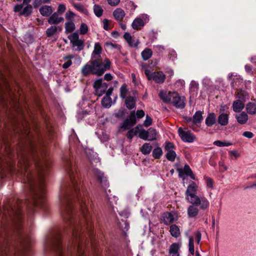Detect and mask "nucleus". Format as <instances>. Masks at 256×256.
Listing matches in <instances>:
<instances>
[{"mask_svg":"<svg viewBox=\"0 0 256 256\" xmlns=\"http://www.w3.org/2000/svg\"><path fill=\"white\" fill-rule=\"evenodd\" d=\"M67 174L71 182L70 189L74 190L77 192L80 190V187L78 186V175L76 170V166L75 164L68 162L66 168Z\"/></svg>","mask_w":256,"mask_h":256,"instance_id":"obj_3","label":"nucleus"},{"mask_svg":"<svg viewBox=\"0 0 256 256\" xmlns=\"http://www.w3.org/2000/svg\"><path fill=\"white\" fill-rule=\"evenodd\" d=\"M124 38L130 46H136L138 45V43L134 44V40H132V36L129 33L126 32L124 36Z\"/></svg>","mask_w":256,"mask_h":256,"instance_id":"obj_41","label":"nucleus"},{"mask_svg":"<svg viewBox=\"0 0 256 256\" xmlns=\"http://www.w3.org/2000/svg\"><path fill=\"white\" fill-rule=\"evenodd\" d=\"M90 62L92 63L102 62V58L100 54H92Z\"/></svg>","mask_w":256,"mask_h":256,"instance_id":"obj_49","label":"nucleus"},{"mask_svg":"<svg viewBox=\"0 0 256 256\" xmlns=\"http://www.w3.org/2000/svg\"><path fill=\"white\" fill-rule=\"evenodd\" d=\"M139 137L144 140H148V130H145L144 129L142 128H139Z\"/></svg>","mask_w":256,"mask_h":256,"instance_id":"obj_43","label":"nucleus"},{"mask_svg":"<svg viewBox=\"0 0 256 256\" xmlns=\"http://www.w3.org/2000/svg\"><path fill=\"white\" fill-rule=\"evenodd\" d=\"M68 192L65 191L62 192L60 197L61 210L66 219L70 217L71 215L70 202Z\"/></svg>","mask_w":256,"mask_h":256,"instance_id":"obj_4","label":"nucleus"},{"mask_svg":"<svg viewBox=\"0 0 256 256\" xmlns=\"http://www.w3.org/2000/svg\"><path fill=\"white\" fill-rule=\"evenodd\" d=\"M93 64L90 62L86 64L82 68V73L83 76H87L90 74H94Z\"/></svg>","mask_w":256,"mask_h":256,"instance_id":"obj_21","label":"nucleus"},{"mask_svg":"<svg viewBox=\"0 0 256 256\" xmlns=\"http://www.w3.org/2000/svg\"><path fill=\"white\" fill-rule=\"evenodd\" d=\"M72 44V49L75 51L80 52L84 48V40L80 39L79 36L77 32H74L69 35L68 37Z\"/></svg>","mask_w":256,"mask_h":256,"instance_id":"obj_5","label":"nucleus"},{"mask_svg":"<svg viewBox=\"0 0 256 256\" xmlns=\"http://www.w3.org/2000/svg\"><path fill=\"white\" fill-rule=\"evenodd\" d=\"M58 28H59L60 31L62 30L61 28L57 27L56 26H51L50 28H48L46 30V34L47 36H52L56 32Z\"/></svg>","mask_w":256,"mask_h":256,"instance_id":"obj_37","label":"nucleus"},{"mask_svg":"<svg viewBox=\"0 0 256 256\" xmlns=\"http://www.w3.org/2000/svg\"><path fill=\"white\" fill-rule=\"evenodd\" d=\"M93 86L96 94L100 96L106 92L108 86L106 83L102 82V79H98L94 82Z\"/></svg>","mask_w":256,"mask_h":256,"instance_id":"obj_11","label":"nucleus"},{"mask_svg":"<svg viewBox=\"0 0 256 256\" xmlns=\"http://www.w3.org/2000/svg\"><path fill=\"white\" fill-rule=\"evenodd\" d=\"M244 107V104L240 100L234 101L232 104V109L236 112H240Z\"/></svg>","mask_w":256,"mask_h":256,"instance_id":"obj_27","label":"nucleus"},{"mask_svg":"<svg viewBox=\"0 0 256 256\" xmlns=\"http://www.w3.org/2000/svg\"><path fill=\"white\" fill-rule=\"evenodd\" d=\"M144 74L148 80H153L156 84H162L166 79V75L161 71L152 72L146 68Z\"/></svg>","mask_w":256,"mask_h":256,"instance_id":"obj_6","label":"nucleus"},{"mask_svg":"<svg viewBox=\"0 0 256 256\" xmlns=\"http://www.w3.org/2000/svg\"><path fill=\"white\" fill-rule=\"evenodd\" d=\"M241 82H242V79L240 76H236V78L232 82V86L233 88H236V86H238Z\"/></svg>","mask_w":256,"mask_h":256,"instance_id":"obj_54","label":"nucleus"},{"mask_svg":"<svg viewBox=\"0 0 256 256\" xmlns=\"http://www.w3.org/2000/svg\"><path fill=\"white\" fill-rule=\"evenodd\" d=\"M159 96L165 102L172 104L178 108H183L185 106L184 98L181 97L176 92H166L162 90Z\"/></svg>","mask_w":256,"mask_h":256,"instance_id":"obj_2","label":"nucleus"},{"mask_svg":"<svg viewBox=\"0 0 256 256\" xmlns=\"http://www.w3.org/2000/svg\"><path fill=\"white\" fill-rule=\"evenodd\" d=\"M243 136L247 138H251L254 136V134L250 132H245L243 133Z\"/></svg>","mask_w":256,"mask_h":256,"instance_id":"obj_64","label":"nucleus"},{"mask_svg":"<svg viewBox=\"0 0 256 256\" xmlns=\"http://www.w3.org/2000/svg\"><path fill=\"white\" fill-rule=\"evenodd\" d=\"M145 114L143 110H138L136 112V115L138 118H143Z\"/></svg>","mask_w":256,"mask_h":256,"instance_id":"obj_61","label":"nucleus"},{"mask_svg":"<svg viewBox=\"0 0 256 256\" xmlns=\"http://www.w3.org/2000/svg\"><path fill=\"white\" fill-rule=\"evenodd\" d=\"M112 98L108 96H106L102 100V104L105 108H110L112 105Z\"/></svg>","mask_w":256,"mask_h":256,"instance_id":"obj_40","label":"nucleus"},{"mask_svg":"<svg viewBox=\"0 0 256 256\" xmlns=\"http://www.w3.org/2000/svg\"><path fill=\"white\" fill-rule=\"evenodd\" d=\"M228 116L226 113L222 112L218 117V123L222 126H226L228 123Z\"/></svg>","mask_w":256,"mask_h":256,"instance_id":"obj_20","label":"nucleus"},{"mask_svg":"<svg viewBox=\"0 0 256 256\" xmlns=\"http://www.w3.org/2000/svg\"><path fill=\"white\" fill-rule=\"evenodd\" d=\"M235 117L237 122L242 124H246L248 119V114L244 112L238 114H236Z\"/></svg>","mask_w":256,"mask_h":256,"instance_id":"obj_24","label":"nucleus"},{"mask_svg":"<svg viewBox=\"0 0 256 256\" xmlns=\"http://www.w3.org/2000/svg\"><path fill=\"white\" fill-rule=\"evenodd\" d=\"M149 21V17L147 14H143L136 18L132 24V28L136 30H140Z\"/></svg>","mask_w":256,"mask_h":256,"instance_id":"obj_8","label":"nucleus"},{"mask_svg":"<svg viewBox=\"0 0 256 256\" xmlns=\"http://www.w3.org/2000/svg\"><path fill=\"white\" fill-rule=\"evenodd\" d=\"M140 128H142L141 125H138L136 128L129 130L126 134L128 138L130 140L134 136L136 135L138 132Z\"/></svg>","mask_w":256,"mask_h":256,"instance_id":"obj_30","label":"nucleus"},{"mask_svg":"<svg viewBox=\"0 0 256 256\" xmlns=\"http://www.w3.org/2000/svg\"><path fill=\"white\" fill-rule=\"evenodd\" d=\"M94 74L98 76H102L106 70L110 69L111 62L110 60L106 58L104 63L102 62L92 63Z\"/></svg>","mask_w":256,"mask_h":256,"instance_id":"obj_7","label":"nucleus"},{"mask_svg":"<svg viewBox=\"0 0 256 256\" xmlns=\"http://www.w3.org/2000/svg\"><path fill=\"white\" fill-rule=\"evenodd\" d=\"M102 51V46L99 42L94 44V50L92 54H100Z\"/></svg>","mask_w":256,"mask_h":256,"instance_id":"obj_48","label":"nucleus"},{"mask_svg":"<svg viewBox=\"0 0 256 256\" xmlns=\"http://www.w3.org/2000/svg\"><path fill=\"white\" fill-rule=\"evenodd\" d=\"M178 170L179 172V176L180 177L183 178L184 174H185L187 176H189L192 180H196L195 176L193 174V172L190 166L188 164H186L183 169H178Z\"/></svg>","mask_w":256,"mask_h":256,"instance_id":"obj_15","label":"nucleus"},{"mask_svg":"<svg viewBox=\"0 0 256 256\" xmlns=\"http://www.w3.org/2000/svg\"><path fill=\"white\" fill-rule=\"evenodd\" d=\"M214 144L218 146H231L232 144L230 142H223L220 140H216L214 142Z\"/></svg>","mask_w":256,"mask_h":256,"instance_id":"obj_47","label":"nucleus"},{"mask_svg":"<svg viewBox=\"0 0 256 256\" xmlns=\"http://www.w3.org/2000/svg\"><path fill=\"white\" fill-rule=\"evenodd\" d=\"M108 2L111 6H116L120 3V0H108Z\"/></svg>","mask_w":256,"mask_h":256,"instance_id":"obj_60","label":"nucleus"},{"mask_svg":"<svg viewBox=\"0 0 256 256\" xmlns=\"http://www.w3.org/2000/svg\"><path fill=\"white\" fill-rule=\"evenodd\" d=\"M64 20L63 17L59 16L57 12H54L50 16L48 22L50 24H56L63 22Z\"/></svg>","mask_w":256,"mask_h":256,"instance_id":"obj_16","label":"nucleus"},{"mask_svg":"<svg viewBox=\"0 0 256 256\" xmlns=\"http://www.w3.org/2000/svg\"><path fill=\"white\" fill-rule=\"evenodd\" d=\"M88 26L86 24H82L80 28V34L83 35L86 34L88 32Z\"/></svg>","mask_w":256,"mask_h":256,"instance_id":"obj_50","label":"nucleus"},{"mask_svg":"<svg viewBox=\"0 0 256 256\" xmlns=\"http://www.w3.org/2000/svg\"><path fill=\"white\" fill-rule=\"evenodd\" d=\"M174 145L171 142H168L166 144L165 146V150H167V152L173 150H172L174 148Z\"/></svg>","mask_w":256,"mask_h":256,"instance_id":"obj_58","label":"nucleus"},{"mask_svg":"<svg viewBox=\"0 0 256 256\" xmlns=\"http://www.w3.org/2000/svg\"><path fill=\"white\" fill-rule=\"evenodd\" d=\"M75 16L74 12L70 10L68 11L66 14V18L70 21H72Z\"/></svg>","mask_w":256,"mask_h":256,"instance_id":"obj_53","label":"nucleus"},{"mask_svg":"<svg viewBox=\"0 0 256 256\" xmlns=\"http://www.w3.org/2000/svg\"><path fill=\"white\" fill-rule=\"evenodd\" d=\"M198 187L195 182H191L185 192L186 198L189 203L195 204L197 207L199 206L200 210H206L210 206V202L204 196L199 197L197 195Z\"/></svg>","mask_w":256,"mask_h":256,"instance_id":"obj_1","label":"nucleus"},{"mask_svg":"<svg viewBox=\"0 0 256 256\" xmlns=\"http://www.w3.org/2000/svg\"><path fill=\"white\" fill-rule=\"evenodd\" d=\"M40 12L42 16H48L52 14V10L50 6H44L40 8Z\"/></svg>","mask_w":256,"mask_h":256,"instance_id":"obj_26","label":"nucleus"},{"mask_svg":"<svg viewBox=\"0 0 256 256\" xmlns=\"http://www.w3.org/2000/svg\"><path fill=\"white\" fill-rule=\"evenodd\" d=\"M162 154V150L160 147L155 148L152 151V156L154 158H160Z\"/></svg>","mask_w":256,"mask_h":256,"instance_id":"obj_44","label":"nucleus"},{"mask_svg":"<svg viewBox=\"0 0 256 256\" xmlns=\"http://www.w3.org/2000/svg\"><path fill=\"white\" fill-rule=\"evenodd\" d=\"M216 122V116L214 112L210 113L208 114L206 118V124L210 127L212 126Z\"/></svg>","mask_w":256,"mask_h":256,"instance_id":"obj_23","label":"nucleus"},{"mask_svg":"<svg viewBox=\"0 0 256 256\" xmlns=\"http://www.w3.org/2000/svg\"><path fill=\"white\" fill-rule=\"evenodd\" d=\"M32 6L31 4H16L14 8V11L19 12L20 16H28L32 12Z\"/></svg>","mask_w":256,"mask_h":256,"instance_id":"obj_9","label":"nucleus"},{"mask_svg":"<svg viewBox=\"0 0 256 256\" xmlns=\"http://www.w3.org/2000/svg\"><path fill=\"white\" fill-rule=\"evenodd\" d=\"M125 15L124 11L120 8H117L113 12V16L114 18L118 21H121Z\"/></svg>","mask_w":256,"mask_h":256,"instance_id":"obj_22","label":"nucleus"},{"mask_svg":"<svg viewBox=\"0 0 256 256\" xmlns=\"http://www.w3.org/2000/svg\"><path fill=\"white\" fill-rule=\"evenodd\" d=\"M48 166L46 163L40 164L38 166V182L40 184V192L43 193L42 185L44 182V176L47 171Z\"/></svg>","mask_w":256,"mask_h":256,"instance_id":"obj_10","label":"nucleus"},{"mask_svg":"<svg viewBox=\"0 0 256 256\" xmlns=\"http://www.w3.org/2000/svg\"><path fill=\"white\" fill-rule=\"evenodd\" d=\"M54 247L56 250L58 251V252H61L62 248L59 240H56L55 242Z\"/></svg>","mask_w":256,"mask_h":256,"instance_id":"obj_57","label":"nucleus"},{"mask_svg":"<svg viewBox=\"0 0 256 256\" xmlns=\"http://www.w3.org/2000/svg\"><path fill=\"white\" fill-rule=\"evenodd\" d=\"M206 183L207 186L212 188H213V181L210 178H206Z\"/></svg>","mask_w":256,"mask_h":256,"instance_id":"obj_62","label":"nucleus"},{"mask_svg":"<svg viewBox=\"0 0 256 256\" xmlns=\"http://www.w3.org/2000/svg\"><path fill=\"white\" fill-rule=\"evenodd\" d=\"M170 234L176 238L178 237L180 234V228L176 224H172L170 226Z\"/></svg>","mask_w":256,"mask_h":256,"instance_id":"obj_28","label":"nucleus"},{"mask_svg":"<svg viewBox=\"0 0 256 256\" xmlns=\"http://www.w3.org/2000/svg\"><path fill=\"white\" fill-rule=\"evenodd\" d=\"M120 97L122 98H124L126 96V92H127L126 86L124 85H122L120 88Z\"/></svg>","mask_w":256,"mask_h":256,"instance_id":"obj_55","label":"nucleus"},{"mask_svg":"<svg viewBox=\"0 0 256 256\" xmlns=\"http://www.w3.org/2000/svg\"><path fill=\"white\" fill-rule=\"evenodd\" d=\"M73 6L76 10H78L80 12L83 13L85 14H88V10L82 4L80 3L73 4Z\"/></svg>","mask_w":256,"mask_h":256,"instance_id":"obj_39","label":"nucleus"},{"mask_svg":"<svg viewBox=\"0 0 256 256\" xmlns=\"http://www.w3.org/2000/svg\"><path fill=\"white\" fill-rule=\"evenodd\" d=\"M66 10V7L64 4H60L58 6L57 12L60 14H62Z\"/></svg>","mask_w":256,"mask_h":256,"instance_id":"obj_56","label":"nucleus"},{"mask_svg":"<svg viewBox=\"0 0 256 256\" xmlns=\"http://www.w3.org/2000/svg\"><path fill=\"white\" fill-rule=\"evenodd\" d=\"M76 28L75 24L72 21H68L65 23V32L66 34L72 32Z\"/></svg>","mask_w":256,"mask_h":256,"instance_id":"obj_33","label":"nucleus"},{"mask_svg":"<svg viewBox=\"0 0 256 256\" xmlns=\"http://www.w3.org/2000/svg\"><path fill=\"white\" fill-rule=\"evenodd\" d=\"M198 84L194 80L191 82L190 84V88L191 90H197L198 88Z\"/></svg>","mask_w":256,"mask_h":256,"instance_id":"obj_59","label":"nucleus"},{"mask_svg":"<svg viewBox=\"0 0 256 256\" xmlns=\"http://www.w3.org/2000/svg\"><path fill=\"white\" fill-rule=\"evenodd\" d=\"M126 106L129 110L132 109L135 106V100L133 97L128 96L126 100Z\"/></svg>","mask_w":256,"mask_h":256,"instance_id":"obj_38","label":"nucleus"},{"mask_svg":"<svg viewBox=\"0 0 256 256\" xmlns=\"http://www.w3.org/2000/svg\"><path fill=\"white\" fill-rule=\"evenodd\" d=\"M148 140L152 141L155 140L156 138L157 132L156 129L150 128L148 130Z\"/></svg>","mask_w":256,"mask_h":256,"instance_id":"obj_36","label":"nucleus"},{"mask_svg":"<svg viewBox=\"0 0 256 256\" xmlns=\"http://www.w3.org/2000/svg\"><path fill=\"white\" fill-rule=\"evenodd\" d=\"M152 146L149 143H144L142 146L140 150L144 154H150L152 150Z\"/></svg>","mask_w":256,"mask_h":256,"instance_id":"obj_34","label":"nucleus"},{"mask_svg":"<svg viewBox=\"0 0 256 256\" xmlns=\"http://www.w3.org/2000/svg\"><path fill=\"white\" fill-rule=\"evenodd\" d=\"M152 54V50L150 48L144 49L141 53L142 58L144 60H146L150 58Z\"/></svg>","mask_w":256,"mask_h":256,"instance_id":"obj_35","label":"nucleus"},{"mask_svg":"<svg viewBox=\"0 0 256 256\" xmlns=\"http://www.w3.org/2000/svg\"><path fill=\"white\" fill-rule=\"evenodd\" d=\"M74 58V56L72 54H70L64 56L63 58V59L65 61V62L62 64V67L64 68H69L72 64V59Z\"/></svg>","mask_w":256,"mask_h":256,"instance_id":"obj_32","label":"nucleus"},{"mask_svg":"<svg viewBox=\"0 0 256 256\" xmlns=\"http://www.w3.org/2000/svg\"><path fill=\"white\" fill-rule=\"evenodd\" d=\"M152 119L148 115L146 116V120L144 122L143 125L145 127H148L152 125Z\"/></svg>","mask_w":256,"mask_h":256,"instance_id":"obj_52","label":"nucleus"},{"mask_svg":"<svg viewBox=\"0 0 256 256\" xmlns=\"http://www.w3.org/2000/svg\"><path fill=\"white\" fill-rule=\"evenodd\" d=\"M94 174L103 186L106 187L108 186V184L106 178L102 172L98 170H96L94 171Z\"/></svg>","mask_w":256,"mask_h":256,"instance_id":"obj_17","label":"nucleus"},{"mask_svg":"<svg viewBox=\"0 0 256 256\" xmlns=\"http://www.w3.org/2000/svg\"><path fill=\"white\" fill-rule=\"evenodd\" d=\"M246 110L250 114H256V104L250 102L246 105Z\"/></svg>","mask_w":256,"mask_h":256,"instance_id":"obj_29","label":"nucleus"},{"mask_svg":"<svg viewBox=\"0 0 256 256\" xmlns=\"http://www.w3.org/2000/svg\"><path fill=\"white\" fill-rule=\"evenodd\" d=\"M202 112L200 110L196 112L192 116V124L198 125L202 122Z\"/></svg>","mask_w":256,"mask_h":256,"instance_id":"obj_25","label":"nucleus"},{"mask_svg":"<svg viewBox=\"0 0 256 256\" xmlns=\"http://www.w3.org/2000/svg\"><path fill=\"white\" fill-rule=\"evenodd\" d=\"M136 123V118L134 112H132L130 114L129 118L124 120V122L120 126V128L125 130L129 129L132 126Z\"/></svg>","mask_w":256,"mask_h":256,"instance_id":"obj_13","label":"nucleus"},{"mask_svg":"<svg viewBox=\"0 0 256 256\" xmlns=\"http://www.w3.org/2000/svg\"><path fill=\"white\" fill-rule=\"evenodd\" d=\"M162 220L166 225H168L177 220L178 218L176 214L172 212H166L162 215Z\"/></svg>","mask_w":256,"mask_h":256,"instance_id":"obj_14","label":"nucleus"},{"mask_svg":"<svg viewBox=\"0 0 256 256\" xmlns=\"http://www.w3.org/2000/svg\"><path fill=\"white\" fill-rule=\"evenodd\" d=\"M178 133L179 136L184 142H192L196 138L195 136L190 130L186 129L184 130L181 128H178Z\"/></svg>","mask_w":256,"mask_h":256,"instance_id":"obj_12","label":"nucleus"},{"mask_svg":"<svg viewBox=\"0 0 256 256\" xmlns=\"http://www.w3.org/2000/svg\"><path fill=\"white\" fill-rule=\"evenodd\" d=\"M188 250L192 254L194 253V240L192 236L189 238Z\"/></svg>","mask_w":256,"mask_h":256,"instance_id":"obj_46","label":"nucleus"},{"mask_svg":"<svg viewBox=\"0 0 256 256\" xmlns=\"http://www.w3.org/2000/svg\"><path fill=\"white\" fill-rule=\"evenodd\" d=\"M180 244L178 243H173L169 248V254L170 256H180Z\"/></svg>","mask_w":256,"mask_h":256,"instance_id":"obj_18","label":"nucleus"},{"mask_svg":"<svg viewBox=\"0 0 256 256\" xmlns=\"http://www.w3.org/2000/svg\"><path fill=\"white\" fill-rule=\"evenodd\" d=\"M78 202L80 205L81 211L83 214L84 216L85 217L86 214V211L87 210L86 200L85 198H80L78 199Z\"/></svg>","mask_w":256,"mask_h":256,"instance_id":"obj_31","label":"nucleus"},{"mask_svg":"<svg viewBox=\"0 0 256 256\" xmlns=\"http://www.w3.org/2000/svg\"><path fill=\"white\" fill-rule=\"evenodd\" d=\"M111 22L108 19H104L103 20V28L105 30H110L112 28L111 26Z\"/></svg>","mask_w":256,"mask_h":256,"instance_id":"obj_51","label":"nucleus"},{"mask_svg":"<svg viewBox=\"0 0 256 256\" xmlns=\"http://www.w3.org/2000/svg\"><path fill=\"white\" fill-rule=\"evenodd\" d=\"M176 156V154L174 150L168 151L166 154V158L170 162H174Z\"/></svg>","mask_w":256,"mask_h":256,"instance_id":"obj_45","label":"nucleus"},{"mask_svg":"<svg viewBox=\"0 0 256 256\" xmlns=\"http://www.w3.org/2000/svg\"><path fill=\"white\" fill-rule=\"evenodd\" d=\"M199 212L198 208L195 205L192 204L188 208L187 213L188 216L190 218H193L196 217Z\"/></svg>","mask_w":256,"mask_h":256,"instance_id":"obj_19","label":"nucleus"},{"mask_svg":"<svg viewBox=\"0 0 256 256\" xmlns=\"http://www.w3.org/2000/svg\"><path fill=\"white\" fill-rule=\"evenodd\" d=\"M202 234L200 232H196V242L197 244H200V242L201 240Z\"/></svg>","mask_w":256,"mask_h":256,"instance_id":"obj_63","label":"nucleus"},{"mask_svg":"<svg viewBox=\"0 0 256 256\" xmlns=\"http://www.w3.org/2000/svg\"><path fill=\"white\" fill-rule=\"evenodd\" d=\"M94 12L96 16L100 17L102 15L103 9L98 4H94Z\"/></svg>","mask_w":256,"mask_h":256,"instance_id":"obj_42","label":"nucleus"}]
</instances>
